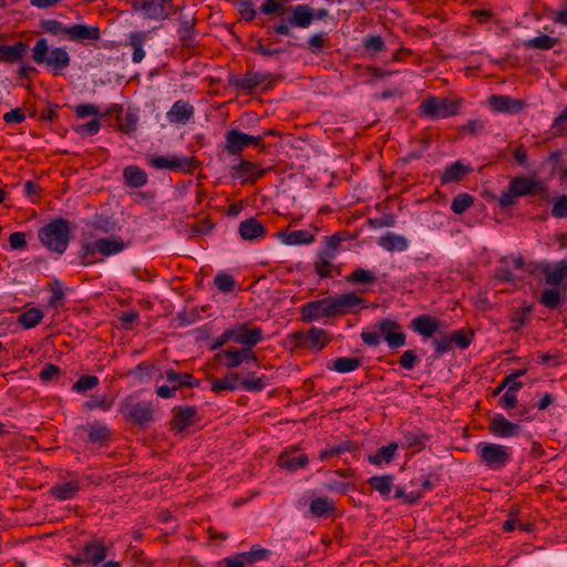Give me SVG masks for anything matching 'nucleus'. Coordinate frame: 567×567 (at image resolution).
<instances>
[{
  "mask_svg": "<svg viewBox=\"0 0 567 567\" xmlns=\"http://www.w3.org/2000/svg\"><path fill=\"white\" fill-rule=\"evenodd\" d=\"M540 196L543 199L549 197V186L540 177L518 175L511 178L507 189L498 197V206L502 209L514 206L517 198L523 196Z\"/></svg>",
  "mask_w": 567,
  "mask_h": 567,
  "instance_id": "obj_1",
  "label": "nucleus"
},
{
  "mask_svg": "<svg viewBox=\"0 0 567 567\" xmlns=\"http://www.w3.org/2000/svg\"><path fill=\"white\" fill-rule=\"evenodd\" d=\"M38 238L49 251L61 256L72 238L71 221L63 217L54 218L38 230Z\"/></svg>",
  "mask_w": 567,
  "mask_h": 567,
  "instance_id": "obj_2",
  "label": "nucleus"
},
{
  "mask_svg": "<svg viewBox=\"0 0 567 567\" xmlns=\"http://www.w3.org/2000/svg\"><path fill=\"white\" fill-rule=\"evenodd\" d=\"M381 337L392 350L403 347L406 342V334L402 331V326L396 320L389 318L379 320L372 331L363 330L361 332V339L368 347H378L381 343Z\"/></svg>",
  "mask_w": 567,
  "mask_h": 567,
  "instance_id": "obj_3",
  "label": "nucleus"
},
{
  "mask_svg": "<svg viewBox=\"0 0 567 567\" xmlns=\"http://www.w3.org/2000/svg\"><path fill=\"white\" fill-rule=\"evenodd\" d=\"M32 60L37 64H44L53 75L62 74V71L70 66L71 56L62 47L50 50L48 40L40 38L32 48Z\"/></svg>",
  "mask_w": 567,
  "mask_h": 567,
  "instance_id": "obj_4",
  "label": "nucleus"
},
{
  "mask_svg": "<svg viewBox=\"0 0 567 567\" xmlns=\"http://www.w3.org/2000/svg\"><path fill=\"white\" fill-rule=\"evenodd\" d=\"M462 102V99L430 96L421 102L419 110L423 116L432 120L446 118L458 114Z\"/></svg>",
  "mask_w": 567,
  "mask_h": 567,
  "instance_id": "obj_5",
  "label": "nucleus"
},
{
  "mask_svg": "<svg viewBox=\"0 0 567 567\" xmlns=\"http://www.w3.org/2000/svg\"><path fill=\"white\" fill-rule=\"evenodd\" d=\"M476 451L480 462L491 471H501L512 461L508 447L497 443L481 442Z\"/></svg>",
  "mask_w": 567,
  "mask_h": 567,
  "instance_id": "obj_6",
  "label": "nucleus"
},
{
  "mask_svg": "<svg viewBox=\"0 0 567 567\" xmlns=\"http://www.w3.org/2000/svg\"><path fill=\"white\" fill-rule=\"evenodd\" d=\"M121 412L126 421L146 427L154 421L155 408L151 401H137L126 399L121 405Z\"/></svg>",
  "mask_w": 567,
  "mask_h": 567,
  "instance_id": "obj_7",
  "label": "nucleus"
},
{
  "mask_svg": "<svg viewBox=\"0 0 567 567\" xmlns=\"http://www.w3.org/2000/svg\"><path fill=\"white\" fill-rule=\"evenodd\" d=\"M276 76L269 72L247 71L243 76H234L229 80L230 85L240 92L252 93L260 84L266 83V89H272Z\"/></svg>",
  "mask_w": 567,
  "mask_h": 567,
  "instance_id": "obj_8",
  "label": "nucleus"
},
{
  "mask_svg": "<svg viewBox=\"0 0 567 567\" xmlns=\"http://www.w3.org/2000/svg\"><path fill=\"white\" fill-rule=\"evenodd\" d=\"M147 163L150 166L156 169H169L173 172H182L187 174H192L200 165L196 157L184 155L172 157L152 156L147 159Z\"/></svg>",
  "mask_w": 567,
  "mask_h": 567,
  "instance_id": "obj_9",
  "label": "nucleus"
},
{
  "mask_svg": "<svg viewBox=\"0 0 567 567\" xmlns=\"http://www.w3.org/2000/svg\"><path fill=\"white\" fill-rule=\"evenodd\" d=\"M134 8L141 10L147 19L162 21L178 11L173 0H135Z\"/></svg>",
  "mask_w": 567,
  "mask_h": 567,
  "instance_id": "obj_10",
  "label": "nucleus"
},
{
  "mask_svg": "<svg viewBox=\"0 0 567 567\" xmlns=\"http://www.w3.org/2000/svg\"><path fill=\"white\" fill-rule=\"evenodd\" d=\"M333 318L342 317L348 313L357 315L367 309V301L355 292H347L334 297L330 296Z\"/></svg>",
  "mask_w": 567,
  "mask_h": 567,
  "instance_id": "obj_11",
  "label": "nucleus"
},
{
  "mask_svg": "<svg viewBox=\"0 0 567 567\" xmlns=\"http://www.w3.org/2000/svg\"><path fill=\"white\" fill-rule=\"evenodd\" d=\"M215 360L223 362V364L229 370L238 368L243 363H257V357L250 348L228 347L226 349H221L215 354Z\"/></svg>",
  "mask_w": 567,
  "mask_h": 567,
  "instance_id": "obj_12",
  "label": "nucleus"
},
{
  "mask_svg": "<svg viewBox=\"0 0 567 567\" xmlns=\"http://www.w3.org/2000/svg\"><path fill=\"white\" fill-rule=\"evenodd\" d=\"M299 312L300 320L305 323L333 318L330 297L306 302L300 306Z\"/></svg>",
  "mask_w": 567,
  "mask_h": 567,
  "instance_id": "obj_13",
  "label": "nucleus"
},
{
  "mask_svg": "<svg viewBox=\"0 0 567 567\" xmlns=\"http://www.w3.org/2000/svg\"><path fill=\"white\" fill-rule=\"evenodd\" d=\"M233 342L241 344L243 348L252 349L264 339V331L259 327L250 328L248 322L239 323L229 328Z\"/></svg>",
  "mask_w": 567,
  "mask_h": 567,
  "instance_id": "obj_14",
  "label": "nucleus"
},
{
  "mask_svg": "<svg viewBox=\"0 0 567 567\" xmlns=\"http://www.w3.org/2000/svg\"><path fill=\"white\" fill-rule=\"evenodd\" d=\"M268 168H261L256 162L241 159L238 164L230 167V176L239 179L241 185L255 184L264 177Z\"/></svg>",
  "mask_w": 567,
  "mask_h": 567,
  "instance_id": "obj_15",
  "label": "nucleus"
},
{
  "mask_svg": "<svg viewBox=\"0 0 567 567\" xmlns=\"http://www.w3.org/2000/svg\"><path fill=\"white\" fill-rule=\"evenodd\" d=\"M76 259L84 267L102 262L103 247L101 238L95 240L83 239L80 245V250L76 254Z\"/></svg>",
  "mask_w": 567,
  "mask_h": 567,
  "instance_id": "obj_16",
  "label": "nucleus"
},
{
  "mask_svg": "<svg viewBox=\"0 0 567 567\" xmlns=\"http://www.w3.org/2000/svg\"><path fill=\"white\" fill-rule=\"evenodd\" d=\"M99 25L74 23L70 25L68 40L85 45H95L101 40Z\"/></svg>",
  "mask_w": 567,
  "mask_h": 567,
  "instance_id": "obj_17",
  "label": "nucleus"
},
{
  "mask_svg": "<svg viewBox=\"0 0 567 567\" xmlns=\"http://www.w3.org/2000/svg\"><path fill=\"white\" fill-rule=\"evenodd\" d=\"M197 409L195 406H175L171 420V431L182 433L188 426L197 422Z\"/></svg>",
  "mask_w": 567,
  "mask_h": 567,
  "instance_id": "obj_18",
  "label": "nucleus"
},
{
  "mask_svg": "<svg viewBox=\"0 0 567 567\" xmlns=\"http://www.w3.org/2000/svg\"><path fill=\"white\" fill-rule=\"evenodd\" d=\"M489 432L497 437H514L522 433V426L518 423L511 422L503 414H495L488 424Z\"/></svg>",
  "mask_w": 567,
  "mask_h": 567,
  "instance_id": "obj_19",
  "label": "nucleus"
},
{
  "mask_svg": "<svg viewBox=\"0 0 567 567\" xmlns=\"http://www.w3.org/2000/svg\"><path fill=\"white\" fill-rule=\"evenodd\" d=\"M488 105L493 112L517 114L525 107V102L519 99H514L509 95H491Z\"/></svg>",
  "mask_w": 567,
  "mask_h": 567,
  "instance_id": "obj_20",
  "label": "nucleus"
},
{
  "mask_svg": "<svg viewBox=\"0 0 567 567\" xmlns=\"http://www.w3.org/2000/svg\"><path fill=\"white\" fill-rule=\"evenodd\" d=\"M81 551L86 565H91L93 567L102 564L107 556V547L102 539L97 538L86 542Z\"/></svg>",
  "mask_w": 567,
  "mask_h": 567,
  "instance_id": "obj_21",
  "label": "nucleus"
},
{
  "mask_svg": "<svg viewBox=\"0 0 567 567\" xmlns=\"http://www.w3.org/2000/svg\"><path fill=\"white\" fill-rule=\"evenodd\" d=\"M545 282L553 287H559L567 279V259L555 264H544L539 267Z\"/></svg>",
  "mask_w": 567,
  "mask_h": 567,
  "instance_id": "obj_22",
  "label": "nucleus"
},
{
  "mask_svg": "<svg viewBox=\"0 0 567 567\" xmlns=\"http://www.w3.org/2000/svg\"><path fill=\"white\" fill-rule=\"evenodd\" d=\"M195 107L185 100L176 101L166 113V118L171 124L185 125L193 120Z\"/></svg>",
  "mask_w": 567,
  "mask_h": 567,
  "instance_id": "obj_23",
  "label": "nucleus"
},
{
  "mask_svg": "<svg viewBox=\"0 0 567 567\" xmlns=\"http://www.w3.org/2000/svg\"><path fill=\"white\" fill-rule=\"evenodd\" d=\"M178 22L179 28L177 30V33L182 48L188 51L193 50L195 47V18L183 14L179 17Z\"/></svg>",
  "mask_w": 567,
  "mask_h": 567,
  "instance_id": "obj_24",
  "label": "nucleus"
},
{
  "mask_svg": "<svg viewBox=\"0 0 567 567\" xmlns=\"http://www.w3.org/2000/svg\"><path fill=\"white\" fill-rule=\"evenodd\" d=\"M440 327L441 321L430 315L417 316L410 323V328L413 331L426 339L432 338L439 331Z\"/></svg>",
  "mask_w": 567,
  "mask_h": 567,
  "instance_id": "obj_25",
  "label": "nucleus"
},
{
  "mask_svg": "<svg viewBox=\"0 0 567 567\" xmlns=\"http://www.w3.org/2000/svg\"><path fill=\"white\" fill-rule=\"evenodd\" d=\"M238 233L244 240L251 241L265 238L267 235V229L256 218L250 217L239 224Z\"/></svg>",
  "mask_w": 567,
  "mask_h": 567,
  "instance_id": "obj_26",
  "label": "nucleus"
},
{
  "mask_svg": "<svg viewBox=\"0 0 567 567\" xmlns=\"http://www.w3.org/2000/svg\"><path fill=\"white\" fill-rule=\"evenodd\" d=\"M166 381L171 384L175 391L182 388H196L199 385V381L188 372H177L173 369L165 370L164 373Z\"/></svg>",
  "mask_w": 567,
  "mask_h": 567,
  "instance_id": "obj_27",
  "label": "nucleus"
},
{
  "mask_svg": "<svg viewBox=\"0 0 567 567\" xmlns=\"http://www.w3.org/2000/svg\"><path fill=\"white\" fill-rule=\"evenodd\" d=\"M225 151L229 155H240L248 147L246 133L238 130H229L225 134Z\"/></svg>",
  "mask_w": 567,
  "mask_h": 567,
  "instance_id": "obj_28",
  "label": "nucleus"
},
{
  "mask_svg": "<svg viewBox=\"0 0 567 567\" xmlns=\"http://www.w3.org/2000/svg\"><path fill=\"white\" fill-rule=\"evenodd\" d=\"M240 373L227 372L223 378L212 379V391L221 394L223 391L234 392L240 389Z\"/></svg>",
  "mask_w": 567,
  "mask_h": 567,
  "instance_id": "obj_29",
  "label": "nucleus"
},
{
  "mask_svg": "<svg viewBox=\"0 0 567 567\" xmlns=\"http://www.w3.org/2000/svg\"><path fill=\"white\" fill-rule=\"evenodd\" d=\"M80 489V482L78 480H71L52 486L50 494L58 501H68L74 498Z\"/></svg>",
  "mask_w": 567,
  "mask_h": 567,
  "instance_id": "obj_30",
  "label": "nucleus"
},
{
  "mask_svg": "<svg viewBox=\"0 0 567 567\" xmlns=\"http://www.w3.org/2000/svg\"><path fill=\"white\" fill-rule=\"evenodd\" d=\"M27 50L28 45L22 41H18L12 45L0 44V61L6 63L20 62Z\"/></svg>",
  "mask_w": 567,
  "mask_h": 567,
  "instance_id": "obj_31",
  "label": "nucleus"
},
{
  "mask_svg": "<svg viewBox=\"0 0 567 567\" xmlns=\"http://www.w3.org/2000/svg\"><path fill=\"white\" fill-rule=\"evenodd\" d=\"M429 441L430 435L423 433L419 429L414 431H405L403 433L402 446L412 450L413 453H416L425 449Z\"/></svg>",
  "mask_w": 567,
  "mask_h": 567,
  "instance_id": "obj_32",
  "label": "nucleus"
},
{
  "mask_svg": "<svg viewBox=\"0 0 567 567\" xmlns=\"http://www.w3.org/2000/svg\"><path fill=\"white\" fill-rule=\"evenodd\" d=\"M125 185L131 188H140L147 184L146 172L136 165H128L123 169Z\"/></svg>",
  "mask_w": 567,
  "mask_h": 567,
  "instance_id": "obj_33",
  "label": "nucleus"
},
{
  "mask_svg": "<svg viewBox=\"0 0 567 567\" xmlns=\"http://www.w3.org/2000/svg\"><path fill=\"white\" fill-rule=\"evenodd\" d=\"M309 458L307 454L300 453H282L278 458V465L289 472H296L308 465Z\"/></svg>",
  "mask_w": 567,
  "mask_h": 567,
  "instance_id": "obj_34",
  "label": "nucleus"
},
{
  "mask_svg": "<svg viewBox=\"0 0 567 567\" xmlns=\"http://www.w3.org/2000/svg\"><path fill=\"white\" fill-rule=\"evenodd\" d=\"M84 430L87 432L90 443L102 445L111 439V430L97 421L86 424Z\"/></svg>",
  "mask_w": 567,
  "mask_h": 567,
  "instance_id": "obj_35",
  "label": "nucleus"
},
{
  "mask_svg": "<svg viewBox=\"0 0 567 567\" xmlns=\"http://www.w3.org/2000/svg\"><path fill=\"white\" fill-rule=\"evenodd\" d=\"M565 301V293L558 287L543 290L539 297V302L549 310H555L563 307Z\"/></svg>",
  "mask_w": 567,
  "mask_h": 567,
  "instance_id": "obj_36",
  "label": "nucleus"
},
{
  "mask_svg": "<svg viewBox=\"0 0 567 567\" xmlns=\"http://www.w3.org/2000/svg\"><path fill=\"white\" fill-rule=\"evenodd\" d=\"M379 245L388 251H404L409 247V240L395 233H386L379 238Z\"/></svg>",
  "mask_w": 567,
  "mask_h": 567,
  "instance_id": "obj_37",
  "label": "nucleus"
},
{
  "mask_svg": "<svg viewBox=\"0 0 567 567\" xmlns=\"http://www.w3.org/2000/svg\"><path fill=\"white\" fill-rule=\"evenodd\" d=\"M471 171L470 166H465L460 161H456L444 169L441 176V184L458 183Z\"/></svg>",
  "mask_w": 567,
  "mask_h": 567,
  "instance_id": "obj_38",
  "label": "nucleus"
},
{
  "mask_svg": "<svg viewBox=\"0 0 567 567\" xmlns=\"http://www.w3.org/2000/svg\"><path fill=\"white\" fill-rule=\"evenodd\" d=\"M148 39V33L145 31H135L128 35V45L133 49L132 62L140 63L145 58L143 49L144 43Z\"/></svg>",
  "mask_w": 567,
  "mask_h": 567,
  "instance_id": "obj_39",
  "label": "nucleus"
},
{
  "mask_svg": "<svg viewBox=\"0 0 567 567\" xmlns=\"http://www.w3.org/2000/svg\"><path fill=\"white\" fill-rule=\"evenodd\" d=\"M278 236L286 245H309L315 241V235L309 230L300 229L292 231H280Z\"/></svg>",
  "mask_w": 567,
  "mask_h": 567,
  "instance_id": "obj_40",
  "label": "nucleus"
},
{
  "mask_svg": "<svg viewBox=\"0 0 567 567\" xmlns=\"http://www.w3.org/2000/svg\"><path fill=\"white\" fill-rule=\"evenodd\" d=\"M307 337L308 350L315 352L321 351L330 342L328 332L324 329L315 326L307 331Z\"/></svg>",
  "mask_w": 567,
  "mask_h": 567,
  "instance_id": "obj_41",
  "label": "nucleus"
},
{
  "mask_svg": "<svg viewBox=\"0 0 567 567\" xmlns=\"http://www.w3.org/2000/svg\"><path fill=\"white\" fill-rule=\"evenodd\" d=\"M393 476L390 474L371 476L367 483L369 486L378 492L384 499L390 498L393 487Z\"/></svg>",
  "mask_w": 567,
  "mask_h": 567,
  "instance_id": "obj_42",
  "label": "nucleus"
},
{
  "mask_svg": "<svg viewBox=\"0 0 567 567\" xmlns=\"http://www.w3.org/2000/svg\"><path fill=\"white\" fill-rule=\"evenodd\" d=\"M359 451V445L350 440L342 441L341 443L332 446H327L324 450L320 451L319 460L326 461L330 457H336L341 455L342 453L349 452L354 453Z\"/></svg>",
  "mask_w": 567,
  "mask_h": 567,
  "instance_id": "obj_43",
  "label": "nucleus"
},
{
  "mask_svg": "<svg viewBox=\"0 0 567 567\" xmlns=\"http://www.w3.org/2000/svg\"><path fill=\"white\" fill-rule=\"evenodd\" d=\"M347 239L344 231L334 233L331 236L324 237V246L319 252H322L328 258H336L341 250V244Z\"/></svg>",
  "mask_w": 567,
  "mask_h": 567,
  "instance_id": "obj_44",
  "label": "nucleus"
},
{
  "mask_svg": "<svg viewBox=\"0 0 567 567\" xmlns=\"http://www.w3.org/2000/svg\"><path fill=\"white\" fill-rule=\"evenodd\" d=\"M398 447L399 445L396 442H391L390 444L378 449L375 454L369 455L368 460L371 464L377 466L382 465L383 462L389 464L395 457Z\"/></svg>",
  "mask_w": 567,
  "mask_h": 567,
  "instance_id": "obj_45",
  "label": "nucleus"
},
{
  "mask_svg": "<svg viewBox=\"0 0 567 567\" xmlns=\"http://www.w3.org/2000/svg\"><path fill=\"white\" fill-rule=\"evenodd\" d=\"M240 389L247 392H261L267 386L266 377L254 371L248 372L245 378L240 377Z\"/></svg>",
  "mask_w": 567,
  "mask_h": 567,
  "instance_id": "obj_46",
  "label": "nucleus"
},
{
  "mask_svg": "<svg viewBox=\"0 0 567 567\" xmlns=\"http://www.w3.org/2000/svg\"><path fill=\"white\" fill-rule=\"evenodd\" d=\"M346 281L351 285L372 286L377 282V276L369 269L355 268L346 277Z\"/></svg>",
  "mask_w": 567,
  "mask_h": 567,
  "instance_id": "obj_47",
  "label": "nucleus"
},
{
  "mask_svg": "<svg viewBox=\"0 0 567 567\" xmlns=\"http://www.w3.org/2000/svg\"><path fill=\"white\" fill-rule=\"evenodd\" d=\"M309 511L315 517H323L333 513L336 506L328 497H317L310 503Z\"/></svg>",
  "mask_w": 567,
  "mask_h": 567,
  "instance_id": "obj_48",
  "label": "nucleus"
},
{
  "mask_svg": "<svg viewBox=\"0 0 567 567\" xmlns=\"http://www.w3.org/2000/svg\"><path fill=\"white\" fill-rule=\"evenodd\" d=\"M334 258H328L322 252H317V259L313 262V268L316 274L319 276L320 279L331 278L332 271L337 268L332 260Z\"/></svg>",
  "mask_w": 567,
  "mask_h": 567,
  "instance_id": "obj_49",
  "label": "nucleus"
},
{
  "mask_svg": "<svg viewBox=\"0 0 567 567\" xmlns=\"http://www.w3.org/2000/svg\"><path fill=\"white\" fill-rule=\"evenodd\" d=\"M103 259L122 252L127 244L120 237H102Z\"/></svg>",
  "mask_w": 567,
  "mask_h": 567,
  "instance_id": "obj_50",
  "label": "nucleus"
},
{
  "mask_svg": "<svg viewBox=\"0 0 567 567\" xmlns=\"http://www.w3.org/2000/svg\"><path fill=\"white\" fill-rule=\"evenodd\" d=\"M44 313L40 308H30L22 312L18 317V322L24 328V329H32L37 327L43 319Z\"/></svg>",
  "mask_w": 567,
  "mask_h": 567,
  "instance_id": "obj_51",
  "label": "nucleus"
},
{
  "mask_svg": "<svg viewBox=\"0 0 567 567\" xmlns=\"http://www.w3.org/2000/svg\"><path fill=\"white\" fill-rule=\"evenodd\" d=\"M270 555L271 551L269 549L264 548L260 545H254L249 551L240 553V558L244 559L247 566H251L258 561L268 559Z\"/></svg>",
  "mask_w": 567,
  "mask_h": 567,
  "instance_id": "obj_52",
  "label": "nucleus"
},
{
  "mask_svg": "<svg viewBox=\"0 0 567 567\" xmlns=\"http://www.w3.org/2000/svg\"><path fill=\"white\" fill-rule=\"evenodd\" d=\"M40 28L43 32L52 35H65L69 38L70 25L63 24L61 21L55 19H44L40 21Z\"/></svg>",
  "mask_w": 567,
  "mask_h": 567,
  "instance_id": "obj_53",
  "label": "nucleus"
},
{
  "mask_svg": "<svg viewBox=\"0 0 567 567\" xmlns=\"http://www.w3.org/2000/svg\"><path fill=\"white\" fill-rule=\"evenodd\" d=\"M329 44L328 32H318L308 39L306 49L312 54L318 55L324 48L329 47Z\"/></svg>",
  "mask_w": 567,
  "mask_h": 567,
  "instance_id": "obj_54",
  "label": "nucleus"
},
{
  "mask_svg": "<svg viewBox=\"0 0 567 567\" xmlns=\"http://www.w3.org/2000/svg\"><path fill=\"white\" fill-rule=\"evenodd\" d=\"M332 369L339 373H348L359 369L362 364L360 358L340 357L332 361Z\"/></svg>",
  "mask_w": 567,
  "mask_h": 567,
  "instance_id": "obj_55",
  "label": "nucleus"
},
{
  "mask_svg": "<svg viewBox=\"0 0 567 567\" xmlns=\"http://www.w3.org/2000/svg\"><path fill=\"white\" fill-rule=\"evenodd\" d=\"M558 43L557 38L549 37L547 34H539L535 38L528 39L525 42V47L528 49L537 50H550Z\"/></svg>",
  "mask_w": 567,
  "mask_h": 567,
  "instance_id": "obj_56",
  "label": "nucleus"
},
{
  "mask_svg": "<svg viewBox=\"0 0 567 567\" xmlns=\"http://www.w3.org/2000/svg\"><path fill=\"white\" fill-rule=\"evenodd\" d=\"M474 204V198L467 193H461L456 195L451 205V209L454 214L462 215Z\"/></svg>",
  "mask_w": 567,
  "mask_h": 567,
  "instance_id": "obj_57",
  "label": "nucleus"
},
{
  "mask_svg": "<svg viewBox=\"0 0 567 567\" xmlns=\"http://www.w3.org/2000/svg\"><path fill=\"white\" fill-rule=\"evenodd\" d=\"M523 388V382H513V385H509V389L502 395L499 403L503 408L511 410L516 408L517 405V395L516 392Z\"/></svg>",
  "mask_w": 567,
  "mask_h": 567,
  "instance_id": "obj_58",
  "label": "nucleus"
},
{
  "mask_svg": "<svg viewBox=\"0 0 567 567\" xmlns=\"http://www.w3.org/2000/svg\"><path fill=\"white\" fill-rule=\"evenodd\" d=\"M362 45L365 51L370 52L371 56L385 50V42L381 35L372 34L363 39Z\"/></svg>",
  "mask_w": 567,
  "mask_h": 567,
  "instance_id": "obj_59",
  "label": "nucleus"
},
{
  "mask_svg": "<svg viewBox=\"0 0 567 567\" xmlns=\"http://www.w3.org/2000/svg\"><path fill=\"white\" fill-rule=\"evenodd\" d=\"M530 311V306L516 309L511 316V329L515 332L519 331L527 323Z\"/></svg>",
  "mask_w": 567,
  "mask_h": 567,
  "instance_id": "obj_60",
  "label": "nucleus"
},
{
  "mask_svg": "<svg viewBox=\"0 0 567 567\" xmlns=\"http://www.w3.org/2000/svg\"><path fill=\"white\" fill-rule=\"evenodd\" d=\"M92 227L104 234H110L116 229V221L106 215H95Z\"/></svg>",
  "mask_w": 567,
  "mask_h": 567,
  "instance_id": "obj_61",
  "label": "nucleus"
},
{
  "mask_svg": "<svg viewBox=\"0 0 567 567\" xmlns=\"http://www.w3.org/2000/svg\"><path fill=\"white\" fill-rule=\"evenodd\" d=\"M236 6L241 19L246 22L254 21L259 11L255 8L252 0H238Z\"/></svg>",
  "mask_w": 567,
  "mask_h": 567,
  "instance_id": "obj_62",
  "label": "nucleus"
},
{
  "mask_svg": "<svg viewBox=\"0 0 567 567\" xmlns=\"http://www.w3.org/2000/svg\"><path fill=\"white\" fill-rule=\"evenodd\" d=\"M214 282L218 290L225 293L231 292L236 286L234 277L223 271L215 276Z\"/></svg>",
  "mask_w": 567,
  "mask_h": 567,
  "instance_id": "obj_63",
  "label": "nucleus"
},
{
  "mask_svg": "<svg viewBox=\"0 0 567 567\" xmlns=\"http://www.w3.org/2000/svg\"><path fill=\"white\" fill-rule=\"evenodd\" d=\"M550 214L555 218H567V195L554 198Z\"/></svg>",
  "mask_w": 567,
  "mask_h": 567,
  "instance_id": "obj_64",
  "label": "nucleus"
}]
</instances>
